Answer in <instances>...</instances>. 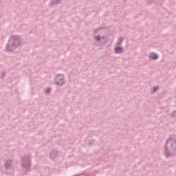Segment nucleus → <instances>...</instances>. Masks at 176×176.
I'll return each instance as SVG.
<instances>
[{
  "instance_id": "obj_1",
  "label": "nucleus",
  "mask_w": 176,
  "mask_h": 176,
  "mask_svg": "<svg viewBox=\"0 0 176 176\" xmlns=\"http://www.w3.org/2000/svg\"><path fill=\"white\" fill-rule=\"evenodd\" d=\"M23 45V40L19 36L12 35L10 37L6 51L11 53L18 54L20 52L21 45Z\"/></svg>"
},
{
  "instance_id": "obj_2",
  "label": "nucleus",
  "mask_w": 176,
  "mask_h": 176,
  "mask_svg": "<svg viewBox=\"0 0 176 176\" xmlns=\"http://www.w3.org/2000/svg\"><path fill=\"white\" fill-rule=\"evenodd\" d=\"M164 155L166 157H171L176 153V139L173 136H169L164 145Z\"/></svg>"
},
{
  "instance_id": "obj_3",
  "label": "nucleus",
  "mask_w": 176,
  "mask_h": 176,
  "mask_svg": "<svg viewBox=\"0 0 176 176\" xmlns=\"http://www.w3.org/2000/svg\"><path fill=\"white\" fill-rule=\"evenodd\" d=\"M3 167V173L4 174H9L10 175L14 173V162L13 160L10 159L5 160Z\"/></svg>"
},
{
  "instance_id": "obj_4",
  "label": "nucleus",
  "mask_w": 176,
  "mask_h": 176,
  "mask_svg": "<svg viewBox=\"0 0 176 176\" xmlns=\"http://www.w3.org/2000/svg\"><path fill=\"white\" fill-rule=\"evenodd\" d=\"M21 162L22 166L27 171V170L31 167V155H25L23 157H22Z\"/></svg>"
},
{
  "instance_id": "obj_5",
  "label": "nucleus",
  "mask_w": 176,
  "mask_h": 176,
  "mask_svg": "<svg viewBox=\"0 0 176 176\" xmlns=\"http://www.w3.org/2000/svg\"><path fill=\"white\" fill-rule=\"evenodd\" d=\"M54 83L56 86H63L65 85V76L63 74H58L54 78Z\"/></svg>"
},
{
  "instance_id": "obj_6",
  "label": "nucleus",
  "mask_w": 176,
  "mask_h": 176,
  "mask_svg": "<svg viewBox=\"0 0 176 176\" xmlns=\"http://www.w3.org/2000/svg\"><path fill=\"white\" fill-rule=\"evenodd\" d=\"M150 60H157L159 58V55L156 52H151V54L148 56Z\"/></svg>"
},
{
  "instance_id": "obj_7",
  "label": "nucleus",
  "mask_w": 176,
  "mask_h": 176,
  "mask_svg": "<svg viewBox=\"0 0 176 176\" xmlns=\"http://www.w3.org/2000/svg\"><path fill=\"white\" fill-rule=\"evenodd\" d=\"M116 54H120L123 52V48L121 46H116L114 48Z\"/></svg>"
},
{
  "instance_id": "obj_8",
  "label": "nucleus",
  "mask_w": 176,
  "mask_h": 176,
  "mask_svg": "<svg viewBox=\"0 0 176 176\" xmlns=\"http://www.w3.org/2000/svg\"><path fill=\"white\" fill-rule=\"evenodd\" d=\"M102 40L107 41V38H105L104 36H101L100 35H98V36L95 37V41H101Z\"/></svg>"
},
{
  "instance_id": "obj_9",
  "label": "nucleus",
  "mask_w": 176,
  "mask_h": 176,
  "mask_svg": "<svg viewBox=\"0 0 176 176\" xmlns=\"http://www.w3.org/2000/svg\"><path fill=\"white\" fill-rule=\"evenodd\" d=\"M60 0H52V5H58L60 3Z\"/></svg>"
},
{
  "instance_id": "obj_10",
  "label": "nucleus",
  "mask_w": 176,
  "mask_h": 176,
  "mask_svg": "<svg viewBox=\"0 0 176 176\" xmlns=\"http://www.w3.org/2000/svg\"><path fill=\"white\" fill-rule=\"evenodd\" d=\"M122 42H123V37H120L118 38L117 45H122Z\"/></svg>"
},
{
  "instance_id": "obj_11",
  "label": "nucleus",
  "mask_w": 176,
  "mask_h": 176,
  "mask_svg": "<svg viewBox=\"0 0 176 176\" xmlns=\"http://www.w3.org/2000/svg\"><path fill=\"white\" fill-rule=\"evenodd\" d=\"M171 118H175L176 116V111H173L172 113H170Z\"/></svg>"
},
{
  "instance_id": "obj_12",
  "label": "nucleus",
  "mask_w": 176,
  "mask_h": 176,
  "mask_svg": "<svg viewBox=\"0 0 176 176\" xmlns=\"http://www.w3.org/2000/svg\"><path fill=\"white\" fill-rule=\"evenodd\" d=\"M101 30H104V27H100L98 29L95 30V32H98V31H100Z\"/></svg>"
},
{
  "instance_id": "obj_13",
  "label": "nucleus",
  "mask_w": 176,
  "mask_h": 176,
  "mask_svg": "<svg viewBox=\"0 0 176 176\" xmlns=\"http://www.w3.org/2000/svg\"><path fill=\"white\" fill-rule=\"evenodd\" d=\"M52 91V89L47 87L46 89H45V93H47L48 94Z\"/></svg>"
},
{
  "instance_id": "obj_14",
  "label": "nucleus",
  "mask_w": 176,
  "mask_h": 176,
  "mask_svg": "<svg viewBox=\"0 0 176 176\" xmlns=\"http://www.w3.org/2000/svg\"><path fill=\"white\" fill-rule=\"evenodd\" d=\"M100 43H102V45H105L107 43V40H100Z\"/></svg>"
},
{
  "instance_id": "obj_15",
  "label": "nucleus",
  "mask_w": 176,
  "mask_h": 176,
  "mask_svg": "<svg viewBox=\"0 0 176 176\" xmlns=\"http://www.w3.org/2000/svg\"><path fill=\"white\" fill-rule=\"evenodd\" d=\"M157 89H159V87H154L153 90V93H155L156 91V90H157Z\"/></svg>"
},
{
  "instance_id": "obj_16",
  "label": "nucleus",
  "mask_w": 176,
  "mask_h": 176,
  "mask_svg": "<svg viewBox=\"0 0 176 176\" xmlns=\"http://www.w3.org/2000/svg\"><path fill=\"white\" fill-rule=\"evenodd\" d=\"M147 3H152V2H153V1L155 0H147Z\"/></svg>"
},
{
  "instance_id": "obj_17",
  "label": "nucleus",
  "mask_w": 176,
  "mask_h": 176,
  "mask_svg": "<svg viewBox=\"0 0 176 176\" xmlns=\"http://www.w3.org/2000/svg\"><path fill=\"white\" fill-rule=\"evenodd\" d=\"M56 153V151H52L50 156H52V155H54Z\"/></svg>"
},
{
  "instance_id": "obj_18",
  "label": "nucleus",
  "mask_w": 176,
  "mask_h": 176,
  "mask_svg": "<svg viewBox=\"0 0 176 176\" xmlns=\"http://www.w3.org/2000/svg\"><path fill=\"white\" fill-rule=\"evenodd\" d=\"M1 78H5V73L1 74Z\"/></svg>"
},
{
  "instance_id": "obj_19",
  "label": "nucleus",
  "mask_w": 176,
  "mask_h": 176,
  "mask_svg": "<svg viewBox=\"0 0 176 176\" xmlns=\"http://www.w3.org/2000/svg\"><path fill=\"white\" fill-rule=\"evenodd\" d=\"M54 157H56V154H55V155H54Z\"/></svg>"
}]
</instances>
